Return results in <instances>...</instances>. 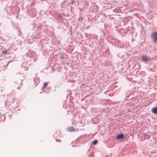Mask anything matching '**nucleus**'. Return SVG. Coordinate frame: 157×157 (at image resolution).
Returning <instances> with one entry per match:
<instances>
[{
  "label": "nucleus",
  "instance_id": "obj_1",
  "mask_svg": "<svg viewBox=\"0 0 157 157\" xmlns=\"http://www.w3.org/2000/svg\"><path fill=\"white\" fill-rule=\"evenodd\" d=\"M151 38L153 43H157V32H155L151 34Z\"/></svg>",
  "mask_w": 157,
  "mask_h": 157
},
{
  "label": "nucleus",
  "instance_id": "obj_2",
  "mask_svg": "<svg viewBox=\"0 0 157 157\" xmlns=\"http://www.w3.org/2000/svg\"><path fill=\"white\" fill-rule=\"evenodd\" d=\"M141 58L143 61L146 62H147L151 60L150 58L147 56L146 55L142 56Z\"/></svg>",
  "mask_w": 157,
  "mask_h": 157
},
{
  "label": "nucleus",
  "instance_id": "obj_3",
  "mask_svg": "<svg viewBox=\"0 0 157 157\" xmlns=\"http://www.w3.org/2000/svg\"><path fill=\"white\" fill-rule=\"evenodd\" d=\"M67 130L70 132H73L75 131V129L74 127H71L68 128L67 129Z\"/></svg>",
  "mask_w": 157,
  "mask_h": 157
},
{
  "label": "nucleus",
  "instance_id": "obj_4",
  "mask_svg": "<svg viewBox=\"0 0 157 157\" xmlns=\"http://www.w3.org/2000/svg\"><path fill=\"white\" fill-rule=\"evenodd\" d=\"M124 137V135L122 134L118 135L117 136V139H121L123 138Z\"/></svg>",
  "mask_w": 157,
  "mask_h": 157
},
{
  "label": "nucleus",
  "instance_id": "obj_5",
  "mask_svg": "<svg viewBox=\"0 0 157 157\" xmlns=\"http://www.w3.org/2000/svg\"><path fill=\"white\" fill-rule=\"evenodd\" d=\"M152 112L154 113L157 114V108L156 107L153 108Z\"/></svg>",
  "mask_w": 157,
  "mask_h": 157
},
{
  "label": "nucleus",
  "instance_id": "obj_6",
  "mask_svg": "<svg viewBox=\"0 0 157 157\" xmlns=\"http://www.w3.org/2000/svg\"><path fill=\"white\" fill-rule=\"evenodd\" d=\"M98 141L96 140H94L93 141V144L94 145H95L97 143Z\"/></svg>",
  "mask_w": 157,
  "mask_h": 157
},
{
  "label": "nucleus",
  "instance_id": "obj_7",
  "mask_svg": "<svg viewBox=\"0 0 157 157\" xmlns=\"http://www.w3.org/2000/svg\"><path fill=\"white\" fill-rule=\"evenodd\" d=\"M2 53L5 55H6L7 52V51L6 50L2 52Z\"/></svg>",
  "mask_w": 157,
  "mask_h": 157
},
{
  "label": "nucleus",
  "instance_id": "obj_8",
  "mask_svg": "<svg viewBox=\"0 0 157 157\" xmlns=\"http://www.w3.org/2000/svg\"><path fill=\"white\" fill-rule=\"evenodd\" d=\"M44 87L45 88L48 86V84L47 83L44 82Z\"/></svg>",
  "mask_w": 157,
  "mask_h": 157
},
{
  "label": "nucleus",
  "instance_id": "obj_9",
  "mask_svg": "<svg viewBox=\"0 0 157 157\" xmlns=\"http://www.w3.org/2000/svg\"><path fill=\"white\" fill-rule=\"evenodd\" d=\"M21 86V85L20 84L19 85V86L18 87H17V88L19 89Z\"/></svg>",
  "mask_w": 157,
  "mask_h": 157
},
{
  "label": "nucleus",
  "instance_id": "obj_10",
  "mask_svg": "<svg viewBox=\"0 0 157 157\" xmlns=\"http://www.w3.org/2000/svg\"><path fill=\"white\" fill-rule=\"evenodd\" d=\"M58 141H60H60H60V140H59Z\"/></svg>",
  "mask_w": 157,
  "mask_h": 157
}]
</instances>
